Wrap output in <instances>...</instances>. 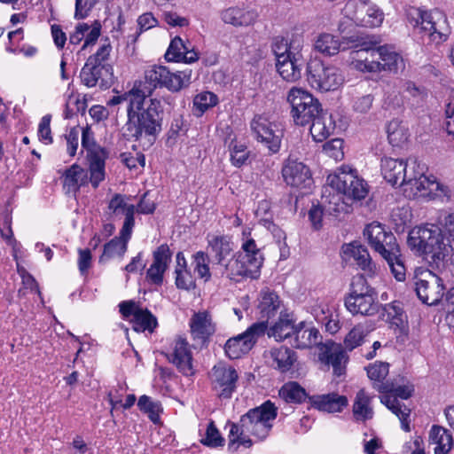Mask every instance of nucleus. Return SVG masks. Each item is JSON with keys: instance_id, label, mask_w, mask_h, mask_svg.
<instances>
[{"instance_id": "f257e3e1", "label": "nucleus", "mask_w": 454, "mask_h": 454, "mask_svg": "<svg viewBox=\"0 0 454 454\" xmlns=\"http://www.w3.org/2000/svg\"><path fill=\"white\" fill-rule=\"evenodd\" d=\"M278 416V408L270 400L260 406L250 409L240 417L239 422L229 423L230 434L228 450H238L239 446L250 448L253 445L251 436L259 441L266 439Z\"/></svg>"}, {"instance_id": "f03ea898", "label": "nucleus", "mask_w": 454, "mask_h": 454, "mask_svg": "<svg viewBox=\"0 0 454 454\" xmlns=\"http://www.w3.org/2000/svg\"><path fill=\"white\" fill-rule=\"evenodd\" d=\"M348 42L354 43L349 48L353 67L361 72H397L404 68L403 58L387 45L376 47L377 41L350 36Z\"/></svg>"}, {"instance_id": "7ed1b4c3", "label": "nucleus", "mask_w": 454, "mask_h": 454, "mask_svg": "<svg viewBox=\"0 0 454 454\" xmlns=\"http://www.w3.org/2000/svg\"><path fill=\"white\" fill-rule=\"evenodd\" d=\"M151 96L150 90L145 89L138 99L131 101L125 124L128 136L136 141L143 137H155L162 129L163 106L160 100L146 98Z\"/></svg>"}, {"instance_id": "20e7f679", "label": "nucleus", "mask_w": 454, "mask_h": 454, "mask_svg": "<svg viewBox=\"0 0 454 454\" xmlns=\"http://www.w3.org/2000/svg\"><path fill=\"white\" fill-rule=\"evenodd\" d=\"M407 244L415 253L425 255L431 269H442L444 258L452 251V244L443 236L439 225L414 227L408 235Z\"/></svg>"}, {"instance_id": "39448f33", "label": "nucleus", "mask_w": 454, "mask_h": 454, "mask_svg": "<svg viewBox=\"0 0 454 454\" xmlns=\"http://www.w3.org/2000/svg\"><path fill=\"white\" fill-rule=\"evenodd\" d=\"M406 169L403 171L400 186L409 199L418 197L434 200L436 198L450 199V190L448 186L438 183L434 176H427V166L416 157L405 160Z\"/></svg>"}, {"instance_id": "423d86ee", "label": "nucleus", "mask_w": 454, "mask_h": 454, "mask_svg": "<svg viewBox=\"0 0 454 454\" xmlns=\"http://www.w3.org/2000/svg\"><path fill=\"white\" fill-rule=\"evenodd\" d=\"M111 51L110 43H105L88 58L80 73L81 81L85 86L92 88L98 82L105 86L112 79L113 67L107 63Z\"/></svg>"}, {"instance_id": "0eeeda50", "label": "nucleus", "mask_w": 454, "mask_h": 454, "mask_svg": "<svg viewBox=\"0 0 454 454\" xmlns=\"http://www.w3.org/2000/svg\"><path fill=\"white\" fill-rule=\"evenodd\" d=\"M407 19L414 27L428 32L434 40L445 41L450 33L445 14L437 9L426 12L411 7L407 10Z\"/></svg>"}, {"instance_id": "6e6552de", "label": "nucleus", "mask_w": 454, "mask_h": 454, "mask_svg": "<svg viewBox=\"0 0 454 454\" xmlns=\"http://www.w3.org/2000/svg\"><path fill=\"white\" fill-rule=\"evenodd\" d=\"M344 80L342 72L335 66L325 65L317 59L307 64V81L318 91H334L344 83Z\"/></svg>"}, {"instance_id": "1a4fd4ad", "label": "nucleus", "mask_w": 454, "mask_h": 454, "mask_svg": "<svg viewBox=\"0 0 454 454\" xmlns=\"http://www.w3.org/2000/svg\"><path fill=\"white\" fill-rule=\"evenodd\" d=\"M377 389L380 393L387 394L380 397V402L398 417L402 428L405 432H410L409 417L411 410L401 403L398 398L403 400L410 398L414 391L413 387L409 385L396 387L392 381L387 380L384 384L379 385Z\"/></svg>"}, {"instance_id": "9d476101", "label": "nucleus", "mask_w": 454, "mask_h": 454, "mask_svg": "<svg viewBox=\"0 0 454 454\" xmlns=\"http://www.w3.org/2000/svg\"><path fill=\"white\" fill-rule=\"evenodd\" d=\"M326 182L341 192L348 200H364L369 192L367 183L348 166H342L334 174L329 175Z\"/></svg>"}, {"instance_id": "9b49d317", "label": "nucleus", "mask_w": 454, "mask_h": 454, "mask_svg": "<svg viewBox=\"0 0 454 454\" xmlns=\"http://www.w3.org/2000/svg\"><path fill=\"white\" fill-rule=\"evenodd\" d=\"M82 146L86 150V159L89 164L90 181L94 189L106 177V160L108 158V152L106 148L98 145L94 140V134L90 128L82 129Z\"/></svg>"}, {"instance_id": "f8f14e48", "label": "nucleus", "mask_w": 454, "mask_h": 454, "mask_svg": "<svg viewBox=\"0 0 454 454\" xmlns=\"http://www.w3.org/2000/svg\"><path fill=\"white\" fill-rule=\"evenodd\" d=\"M292 106V117L295 124L305 126L309 124L315 116L323 110L319 101L301 88H292L287 96Z\"/></svg>"}, {"instance_id": "ddd939ff", "label": "nucleus", "mask_w": 454, "mask_h": 454, "mask_svg": "<svg viewBox=\"0 0 454 454\" xmlns=\"http://www.w3.org/2000/svg\"><path fill=\"white\" fill-rule=\"evenodd\" d=\"M344 14L356 26L379 27L383 23V11L369 0H349L344 7Z\"/></svg>"}, {"instance_id": "4468645a", "label": "nucleus", "mask_w": 454, "mask_h": 454, "mask_svg": "<svg viewBox=\"0 0 454 454\" xmlns=\"http://www.w3.org/2000/svg\"><path fill=\"white\" fill-rule=\"evenodd\" d=\"M413 280L414 290L423 303L436 305L443 297V280L431 270H417Z\"/></svg>"}, {"instance_id": "2eb2a0df", "label": "nucleus", "mask_w": 454, "mask_h": 454, "mask_svg": "<svg viewBox=\"0 0 454 454\" xmlns=\"http://www.w3.org/2000/svg\"><path fill=\"white\" fill-rule=\"evenodd\" d=\"M267 330L265 322H256L249 326L243 333L230 338L225 345L224 351L230 359H237L247 354L256 343L257 340L264 335Z\"/></svg>"}, {"instance_id": "dca6fc26", "label": "nucleus", "mask_w": 454, "mask_h": 454, "mask_svg": "<svg viewBox=\"0 0 454 454\" xmlns=\"http://www.w3.org/2000/svg\"><path fill=\"white\" fill-rule=\"evenodd\" d=\"M364 235L367 238L372 248L382 257L395 258L400 248L396 238L391 231H387L381 223L373 222L368 224L364 231Z\"/></svg>"}, {"instance_id": "f3484780", "label": "nucleus", "mask_w": 454, "mask_h": 454, "mask_svg": "<svg viewBox=\"0 0 454 454\" xmlns=\"http://www.w3.org/2000/svg\"><path fill=\"white\" fill-rule=\"evenodd\" d=\"M213 391L221 399H230L237 388L239 375L234 367L220 362L209 373Z\"/></svg>"}, {"instance_id": "a211bd4d", "label": "nucleus", "mask_w": 454, "mask_h": 454, "mask_svg": "<svg viewBox=\"0 0 454 454\" xmlns=\"http://www.w3.org/2000/svg\"><path fill=\"white\" fill-rule=\"evenodd\" d=\"M281 174L284 182L294 188L309 189L313 184L309 168L291 155L284 160Z\"/></svg>"}, {"instance_id": "6ab92c4d", "label": "nucleus", "mask_w": 454, "mask_h": 454, "mask_svg": "<svg viewBox=\"0 0 454 454\" xmlns=\"http://www.w3.org/2000/svg\"><path fill=\"white\" fill-rule=\"evenodd\" d=\"M123 317H133L132 327L137 333L148 331L153 333L158 325L157 318L147 309H142L133 301H125L119 304Z\"/></svg>"}, {"instance_id": "aec40b11", "label": "nucleus", "mask_w": 454, "mask_h": 454, "mask_svg": "<svg viewBox=\"0 0 454 454\" xmlns=\"http://www.w3.org/2000/svg\"><path fill=\"white\" fill-rule=\"evenodd\" d=\"M250 126L257 141L264 143L272 153L279 151L283 132L276 124L262 116H255Z\"/></svg>"}, {"instance_id": "412c9836", "label": "nucleus", "mask_w": 454, "mask_h": 454, "mask_svg": "<svg viewBox=\"0 0 454 454\" xmlns=\"http://www.w3.org/2000/svg\"><path fill=\"white\" fill-rule=\"evenodd\" d=\"M242 251L239 252V258L242 262L243 279H256L260 276L261 268L263 263V256L254 239L247 238L241 246Z\"/></svg>"}, {"instance_id": "4be33fe9", "label": "nucleus", "mask_w": 454, "mask_h": 454, "mask_svg": "<svg viewBox=\"0 0 454 454\" xmlns=\"http://www.w3.org/2000/svg\"><path fill=\"white\" fill-rule=\"evenodd\" d=\"M242 251L239 252V258L242 262L243 279H256L260 276L261 268L263 263V256L254 239L247 238L241 246Z\"/></svg>"}, {"instance_id": "5701e85b", "label": "nucleus", "mask_w": 454, "mask_h": 454, "mask_svg": "<svg viewBox=\"0 0 454 454\" xmlns=\"http://www.w3.org/2000/svg\"><path fill=\"white\" fill-rule=\"evenodd\" d=\"M168 360L185 376L194 373L192 355L186 339L178 337L175 340L171 352L166 354Z\"/></svg>"}, {"instance_id": "b1692460", "label": "nucleus", "mask_w": 454, "mask_h": 454, "mask_svg": "<svg viewBox=\"0 0 454 454\" xmlns=\"http://www.w3.org/2000/svg\"><path fill=\"white\" fill-rule=\"evenodd\" d=\"M172 253L167 244L160 245L153 254V261L146 271V280L155 286H161L164 273L171 262Z\"/></svg>"}, {"instance_id": "393cba45", "label": "nucleus", "mask_w": 454, "mask_h": 454, "mask_svg": "<svg viewBox=\"0 0 454 454\" xmlns=\"http://www.w3.org/2000/svg\"><path fill=\"white\" fill-rule=\"evenodd\" d=\"M319 359L325 364L333 367L335 376L340 377L345 374L348 356L340 344L334 342L326 343L325 349L319 355Z\"/></svg>"}, {"instance_id": "a878e982", "label": "nucleus", "mask_w": 454, "mask_h": 454, "mask_svg": "<svg viewBox=\"0 0 454 454\" xmlns=\"http://www.w3.org/2000/svg\"><path fill=\"white\" fill-rule=\"evenodd\" d=\"M190 332L192 339L205 343L215 332V327L209 312H195L189 321Z\"/></svg>"}, {"instance_id": "bb28decb", "label": "nucleus", "mask_w": 454, "mask_h": 454, "mask_svg": "<svg viewBox=\"0 0 454 454\" xmlns=\"http://www.w3.org/2000/svg\"><path fill=\"white\" fill-rule=\"evenodd\" d=\"M304 63L301 51H296L291 53L290 58L277 59L276 68L285 81L294 82L301 78Z\"/></svg>"}, {"instance_id": "cd10ccee", "label": "nucleus", "mask_w": 454, "mask_h": 454, "mask_svg": "<svg viewBox=\"0 0 454 454\" xmlns=\"http://www.w3.org/2000/svg\"><path fill=\"white\" fill-rule=\"evenodd\" d=\"M310 405L320 411L329 413L341 412L348 404L345 395L332 392L324 395H315L309 397Z\"/></svg>"}, {"instance_id": "c85d7f7f", "label": "nucleus", "mask_w": 454, "mask_h": 454, "mask_svg": "<svg viewBox=\"0 0 454 454\" xmlns=\"http://www.w3.org/2000/svg\"><path fill=\"white\" fill-rule=\"evenodd\" d=\"M347 309L353 315L373 316L378 313L380 304L377 295L347 296L345 299Z\"/></svg>"}, {"instance_id": "c756f323", "label": "nucleus", "mask_w": 454, "mask_h": 454, "mask_svg": "<svg viewBox=\"0 0 454 454\" xmlns=\"http://www.w3.org/2000/svg\"><path fill=\"white\" fill-rule=\"evenodd\" d=\"M88 172L90 173L89 169L86 170L78 164H73L65 169L61 178L66 192L76 194L82 186L90 183Z\"/></svg>"}, {"instance_id": "7c9ffc66", "label": "nucleus", "mask_w": 454, "mask_h": 454, "mask_svg": "<svg viewBox=\"0 0 454 454\" xmlns=\"http://www.w3.org/2000/svg\"><path fill=\"white\" fill-rule=\"evenodd\" d=\"M344 195L338 192L326 182L322 191L321 204L325 211L329 215H338L340 213H346L348 209V202L344 201Z\"/></svg>"}, {"instance_id": "2f4dec72", "label": "nucleus", "mask_w": 454, "mask_h": 454, "mask_svg": "<svg viewBox=\"0 0 454 454\" xmlns=\"http://www.w3.org/2000/svg\"><path fill=\"white\" fill-rule=\"evenodd\" d=\"M107 207L112 215L123 214L125 215L122 228L123 232L129 234L130 229H133L135 225L134 215L136 213V207L132 204H128L123 195L115 193L110 200Z\"/></svg>"}, {"instance_id": "473e14b6", "label": "nucleus", "mask_w": 454, "mask_h": 454, "mask_svg": "<svg viewBox=\"0 0 454 454\" xmlns=\"http://www.w3.org/2000/svg\"><path fill=\"white\" fill-rule=\"evenodd\" d=\"M133 229H130L129 234L123 232V228L120 231L119 237H114L104 245L103 253L99 257V263H105L108 260L120 257L122 258L128 248V242L131 238Z\"/></svg>"}, {"instance_id": "72a5a7b5", "label": "nucleus", "mask_w": 454, "mask_h": 454, "mask_svg": "<svg viewBox=\"0 0 454 454\" xmlns=\"http://www.w3.org/2000/svg\"><path fill=\"white\" fill-rule=\"evenodd\" d=\"M345 255L353 258L356 264L369 274H374L377 270L376 264L372 262L367 248L358 243H351L343 247Z\"/></svg>"}, {"instance_id": "f704fd0d", "label": "nucleus", "mask_w": 454, "mask_h": 454, "mask_svg": "<svg viewBox=\"0 0 454 454\" xmlns=\"http://www.w3.org/2000/svg\"><path fill=\"white\" fill-rule=\"evenodd\" d=\"M406 167L405 160L390 157L382 158L380 162L381 174L392 186H400L403 171Z\"/></svg>"}, {"instance_id": "c9c22d12", "label": "nucleus", "mask_w": 454, "mask_h": 454, "mask_svg": "<svg viewBox=\"0 0 454 454\" xmlns=\"http://www.w3.org/2000/svg\"><path fill=\"white\" fill-rule=\"evenodd\" d=\"M256 18L257 13L254 10L239 7H230L221 12L222 20L234 27L249 26L255 21Z\"/></svg>"}, {"instance_id": "e433bc0d", "label": "nucleus", "mask_w": 454, "mask_h": 454, "mask_svg": "<svg viewBox=\"0 0 454 454\" xmlns=\"http://www.w3.org/2000/svg\"><path fill=\"white\" fill-rule=\"evenodd\" d=\"M310 134L317 142L325 140L335 129V122L331 114L323 111L310 121Z\"/></svg>"}, {"instance_id": "4c0bfd02", "label": "nucleus", "mask_w": 454, "mask_h": 454, "mask_svg": "<svg viewBox=\"0 0 454 454\" xmlns=\"http://www.w3.org/2000/svg\"><path fill=\"white\" fill-rule=\"evenodd\" d=\"M293 335V345L296 348H308L320 343L319 331L315 327H306L303 322L296 325Z\"/></svg>"}, {"instance_id": "58836bf2", "label": "nucleus", "mask_w": 454, "mask_h": 454, "mask_svg": "<svg viewBox=\"0 0 454 454\" xmlns=\"http://www.w3.org/2000/svg\"><path fill=\"white\" fill-rule=\"evenodd\" d=\"M372 396L364 389H360L356 395L353 403V416L356 421L365 422L373 418V409L371 406Z\"/></svg>"}, {"instance_id": "ea45409f", "label": "nucleus", "mask_w": 454, "mask_h": 454, "mask_svg": "<svg viewBox=\"0 0 454 454\" xmlns=\"http://www.w3.org/2000/svg\"><path fill=\"white\" fill-rule=\"evenodd\" d=\"M429 439L430 442L435 445L434 454H448L454 444L451 434L441 426L432 427Z\"/></svg>"}, {"instance_id": "a19ab883", "label": "nucleus", "mask_w": 454, "mask_h": 454, "mask_svg": "<svg viewBox=\"0 0 454 454\" xmlns=\"http://www.w3.org/2000/svg\"><path fill=\"white\" fill-rule=\"evenodd\" d=\"M295 327L293 318L288 314L281 312L278 320L266 331L269 337L282 341L293 336Z\"/></svg>"}, {"instance_id": "79ce46f5", "label": "nucleus", "mask_w": 454, "mask_h": 454, "mask_svg": "<svg viewBox=\"0 0 454 454\" xmlns=\"http://www.w3.org/2000/svg\"><path fill=\"white\" fill-rule=\"evenodd\" d=\"M270 355L273 360L274 368L278 369L281 372L290 371L297 359L296 353L293 349L285 346L271 348Z\"/></svg>"}, {"instance_id": "37998d69", "label": "nucleus", "mask_w": 454, "mask_h": 454, "mask_svg": "<svg viewBox=\"0 0 454 454\" xmlns=\"http://www.w3.org/2000/svg\"><path fill=\"white\" fill-rule=\"evenodd\" d=\"M208 246L215 254L217 265L223 264L233 250L231 238L225 235L212 236L208 239Z\"/></svg>"}, {"instance_id": "c03bdc74", "label": "nucleus", "mask_w": 454, "mask_h": 454, "mask_svg": "<svg viewBox=\"0 0 454 454\" xmlns=\"http://www.w3.org/2000/svg\"><path fill=\"white\" fill-rule=\"evenodd\" d=\"M345 42H340L337 36L324 33L317 36L315 41V49L325 56L336 55L340 50H346L343 45Z\"/></svg>"}, {"instance_id": "a18cd8bd", "label": "nucleus", "mask_w": 454, "mask_h": 454, "mask_svg": "<svg viewBox=\"0 0 454 454\" xmlns=\"http://www.w3.org/2000/svg\"><path fill=\"white\" fill-rule=\"evenodd\" d=\"M168 69L163 66H153L148 70L145 71V82H135V83L143 84L145 89L150 90L151 94L153 90L157 87H164L166 82V77L168 74Z\"/></svg>"}, {"instance_id": "49530a36", "label": "nucleus", "mask_w": 454, "mask_h": 454, "mask_svg": "<svg viewBox=\"0 0 454 454\" xmlns=\"http://www.w3.org/2000/svg\"><path fill=\"white\" fill-rule=\"evenodd\" d=\"M279 396L286 403H301L309 395L298 382L289 381L285 383L278 391Z\"/></svg>"}, {"instance_id": "de8ad7c7", "label": "nucleus", "mask_w": 454, "mask_h": 454, "mask_svg": "<svg viewBox=\"0 0 454 454\" xmlns=\"http://www.w3.org/2000/svg\"><path fill=\"white\" fill-rule=\"evenodd\" d=\"M280 305L278 295L274 292L266 291L262 294L258 309L260 310L261 318L269 320L273 317ZM267 324V321H264Z\"/></svg>"}, {"instance_id": "09e8293b", "label": "nucleus", "mask_w": 454, "mask_h": 454, "mask_svg": "<svg viewBox=\"0 0 454 454\" xmlns=\"http://www.w3.org/2000/svg\"><path fill=\"white\" fill-rule=\"evenodd\" d=\"M191 69L177 71L176 73L168 71V77H166L164 88L168 89L169 91L172 92H178L182 89L189 86V84L191 83Z\"/></svg>"}, {"instance_id": "8fccbe9b", "label": "nucleus", "mask_w": 454, "mask_h": 454, "mask_svg": "<svg viewBox=\"0 0 454 454\" xmlns=\"http://www.w3.org/2000/svg\"><path fill=\"white\" fill-rule=\"evenodd\" d=\"M271 51L277 60L290 58L293 51H301V46L300 43L296 44V42L289 43L285 37L278 35L272 39Z\"/></svg>"}, {"instance_id": "3c124183", "label": "nucleus", "mask_w": 454, "mask_h": 454, "mask_svg": "<svg viewBox=\"0 0 454 454\" xmlns=\"http://www.w3.org/2000/svg\"><path fill=\"white\" fill-rule=\"evenodd\" d=\"M242 262L239 258V252L231 258H228L223 264L219 265L223 268L222 274L227 278L235 282L243 280L242 273L246 272L242 270Z\"/></svg>"}, {"instance_id": "603ef678", "label": "nucleus", "mask_w": 454, "mask_h": 454, "mask_svg": "<svg viewBox=\"0 0 454 454\" xmlns=\"http://www.w3.org/2000/svg\"><path fill=\"white\" fill-rule=\"evenodd\" d=\"M229 151L231 162L236 168L245 165L250 155V151L247 145L237 139H232L230 142Z\"/></svg>"}, {"instance_id": "864d4df0", "label": "nucleus", "mask_w": 454, "mask_h": 454, "mask_svg": "<svg viewBox=\"0 0 454 454\" xmlns=\"http://www.w3.org/2000/svg\"><path fill=\"white\" fill-rule=\"evenodd\" d=\"M218 103L215 94L210 91H203L196 95L193 98V112L197 116H201L209 108Z\"/></svg>"}, {"instance_id": "5fc2aeb1", "label": "nucleus", "mask_w": 454, "mask_h": 454, "mask_svg": "<svg viewBox=\"0 0 454 454\" xmlns=\"http://www.w3.org/2000/svg\"><path fill=\"white\" fill-rule=\"evenodd\" d=\"M387 138L394 146H401L409 138L408 129L397 121H392L387 128Z\"/></svg>"}, {"instance_id": "6e6d98bb", "label": "nucleus", "mask_w": 454, "mask_h": 454, "mask_svg": "<svg viewBox=\"0 0 454 454\" xmlns=\"http://www.w3.org/2000/svg\"><path fill=\"white\" fill-rule=\"evenodd\" d=\"M139 410L148 415V418L154 424L160 421V413L162 411L161 403L159 401H153L148 395H141L137 402Z\"/></svg>"}, {"instance_id": "4d7b16f0", "label": "nucleus", "mask_w": 454, "mask_h": 454, "mask_svg": "<svg viewBox=\"0 0 454 454\" xmlns=\"http://www.w3.org/2000/svg\"><path fill=\"white\" fill-rule=\"evenodd\" d=\"M145 87L141 83H134L131 90L126 91L125 93L118 96H114L107 103L108 106H116L122 102L127 104V114H129V109L131 106V101L134 99H138L141 95V92L144 91Z\"/></svg>"}, {"instance_id": "13d9d810", "label": "nucleus", "mask_w": 454, "mask_h": 454, "mask_svg": "<svg viewBox=\"0 0 454 454\" xmlns=\"http://www.w3.org/2000/svg\"><path fill=\"white\" fill-rule=\"evenodd\" d=\"M192 259L194 272L197 273L200 278L204 279L205 282L208 281L211 278L208 255L202 251H199L193 254Z\"/></svg>"}, {"instance_id": "bf43d9fd", "label": "nucleus", "mask_w": 454, "mask_h": 454, "mask_svg": "<svg viewBox=\"0 0 454 454\" xmlns=\"http://www.w3.org/2000/svg\"><path fill=\"white\" fill-rule=\"evenodd\" d=\"M367 375L371 380H373L377 384L375 387L380 384H384L383 380L388 374L389 364L386 362H375L371 364L366 368Z\"/></svg>"}, {"instance_id": "052dcab7", "label": "nucleus", "mask_w": 454, "mask_h": 454, "mask_svg": "<svg viewBox=\"0 0 454 454\" xmlns=\"http://www.w3.org/2000/svg\"><path fill=\"white\" fill-rule=\"evenodd\" d=\"M366 336V331L362 325H356L344 339V348L346 350L352 351L356 348L359 347L364 337Z\"/></svg>"}, {"instance_id": "680f3d73", "label": "nucleus", "mask_w": 454, "mask_h": 454, "mask_svg": "<svg viewBox=\"0 0 454 454\" xmlns=\"http://www.w3.org/2000/svg\"><path fill=\"white\" fill-rule=\"evenodd\" d=\"M375 294L373 288L368 285L367 280L363 275H356L353 277L350 285V293L348 296H361Z\"/></svg>"}, {"instance_id": "e2e57ef3", "label": "nucleus", "mask_w": 454, "mask_h": 454, "mask_svg": "<svg viewBox=\"0 0 454 454\" xmlns=\"http://www.w3.org/2000/svg\"><path fill=\"white\" fill-rule=\"evenodd\" d=\"M186 44L179 37L176 36L170 42V44L166 51L165 58L168 61L181 62L183 54L185 53Z\"/></svg>"}, {"instance_id": "0e129e2a", "label": "nucleus", "mask_w": 454, "mask_h": 454, "mask_svg": "<svg viewBox=\"0 0 454 454\" xmlns=\"http://www.w3.org/2000/svg\"><path fill=\"white\" fill-rule=\"evenodd\" d=\"M383 258L387 261V262L389 268L391 269V271H392L393 275L395 276V278H396V280H398V281L404 280L406 270H405L403 262L401 258L400 248H398V252L395 254V258H390V256H385Z\"/></svg>"}, {"instance_id": "69168bd1", "label": "nucleus", "mask_w": 454, "mask_h": 454, "mask_svg": "<svg viewBox=\"0 0 454 454\" xmlns=\"http://www.w3.org/2000/svg\"><path fill=\"white\" fill-rule=\"evenodd\" d=\"M224 439L221 436L214 421L207 425L206 436L201 440V443L209 447H218L223 445Z\"/></svg>"}, {"instance_id": "338daca9", "label": "nucleus", "mask_w": 454, "mask_h": 454, "mask_svg": "<svg viewBox=\"0 0 454 454\" xmlns=\"http://www.w3.org/2000/svg\"><path fill=\"white\" fill-rule=\"evenodd\" d=\"M342 147L343 140L340 138H334L326 142L323 146V150L330 158H333L335 160H340L344 156Z\"/></svg>"}, {"instance_id": "774afa93", "label": "nucleus", "mask_w": 454, "mask_h": 454, "mask_svg": "<svg viewBox=\"0 0 454 454\" xmlns=\"http://www.w3.org/2000/svg\"><path fill=\"white\" fill-rule=\"evenodd\" d=\"M176 286L179 289L190 290L195 287V280L187 269H176Z\"/></svg>"}]
</instances>
